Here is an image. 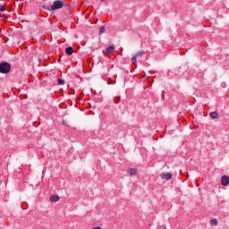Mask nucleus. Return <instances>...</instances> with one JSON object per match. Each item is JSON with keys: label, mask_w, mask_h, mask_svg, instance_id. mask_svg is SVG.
Masks as SVG:
<instances>
[{"label": "nucleus", "mask_w": 229, "mask_h": 229, "mask_svg": "<svg viewBox=\"0 0 229 229\" xmlns=\"http://www.w3.org/2000/svg\"><path fill=\"white\" fill-rule=\"evenodd\" d=\"M142 53H139V54H137L136 55H134L133 57H132V59H131V62H132V64L135 65V64H137V56H142Z\"/></svg>", "instance_id": "obj_9"}, {"label": "nucleus", "mask_w": 229, "mask_h": 229, "mask_svg": "<svg viewBox=\"0 0 229 229\" xmlns=\"http://www.w3.org/2000/svg\"><path fill=\"white\" fill-rule=\"evenodd\" d=\"M114 49H115V48H114L113 46L108 47L106 49L105 55H106V56H108V55H112V53H114Z\"/></svg>", "instance_id": "obj_4"}, {"label": "nucleus", "mask_w": 229, "mask_h": 229, "mask_svg": "<svg viewBox=\"0 0 229 229\" xmlns=\"http://www.w3.org/2000/svg\"><path fill=\"white\" fill-rule=\"evenodd\" d=\"M65 53H66V55H72V53H74V49L72 48V47H68L65 49Z\"/></svg>", "instance_id": "obj_7"}, {"label": "nucleus", "mask_w": 229, "mask_h": 229, "mask_svg": "<svg viewBox=\"0 0 229 229\" xmlns=\"http://www.w3.org/2000/svg\"><path fill=\"white\" fill-rule=\"evenodd\" d=\"M103 33H105V26L100 27V30H99V34L103 35Z\"/></svg>", "instance_id": "obj_12"}, {"label": "nucleus", "mask_w": 229, "mask_h": 229, "mask_svg": "<svg viewBox=\"0 0 229 229\" xmlns=\"http://www.w3.org/2000/svg\"><path fill=\"white\" fill-rule=\"evenodd\" d=\"M6 8L3 5H0V12H5Z\"/></svg>", "instance_id": "obj_14"}, {"label": "nucleus", "mask_w": 229, "mask_h": 229, "mask_svg": "<svg viewBox=\"0 0 229 229\" xmlns=\"http://www.w3.org/2000/svg\"><path fill=\"white\" fill-rule=\"evenodd\" d=\"M211 226H217V219L214 218L210 221Z\"/></svg>", "instance_id": "obj_11"}, {"label": "nucleus", "mask_w": 229, "mask_h": 229, "mask_svg": "<svg viewBox=\"0 0 229 229\" xmlns=\"http://www.w3.org/2000/svg\"><path fill=\"white\" fill-rule=\"evenodd\" d=\"M60 8H64V1L62 0L55 1L51 6V10H60Z\"/></svg>", "instance_id": "obj_1"}, {"label": "nucleus", "mask_w": 229, "mask_h": 229, "mask_svg": "<svg viewBox=\"0 0 229 229\" xmlns=\"http://www.w3.org/2000/svg\"><path fill=\"white\" fill-rule=\"evenodd\" d=\"M210 117H212V119H217V117H219V114L216 112H212L209 114Z\"/></svg>", "instance_id": "obj_10"}, {"label": "nucleus", "mask_w": 229, "mask_h": 229, "mask_svg": "<svg viewBox=\"0 0 229 229\" xmlns=\"http://www.w3.org/2000/svg\"><path fill=\"white\" fill-rule=\"evenodd\" d=\"M157 229H166V228H165V225H159V226H157Z\"/></svg>", "instance_id": "obj_15"}, {"label": "nucleus", "mask_w": 229, "mask_h": 229, "mask_svg": "<svg viewBox=\"0 0 229 229\" xmlns=\"http://www.w3.org/2000/svg\"><path fill=\"white\" fill-rule=\"evenodd\" d=\"M221 183L224 185V187H226L229 185V177L227 175H224L221 178Z\"/></svg>", "instance_id": "obj_3"}, {"label": "nucleus", "mask_w": 229, "mask_h": 229, "mask_svg": "<svg viewBox=\"0 0 229 229\" xmlns=\"http://www.w3.org/2000/svg\"><path fill=\"white\" fill-rule=\"evenodd\" d=\"M161 178H163V180H171V178H173V175L170 173H163L161 174Z\"/></svg>", "instance_id": "obj_5"}, {"label": "nucleus", "mask_w": 229, "mask_h": 229, "mask_svg": "<svg viewBox=\"0 0 229 229\" xmlns=\"http://www.w3.org/2000/svg\"><path fill=\"white\" fill-rule=\"evenodd\" d=\"M128 174L131 176H134V174H137V169L136 168H129L128 169Z\"/></svg>", "instance_id": "obj_8"}, {"label": "nucleus", "mask_w": 229, "mask_h": 229, "mask_svg": "<svg viewBox=\"0 0 229 229\" xmlns=\"http://www.w3.org/2000/svg\"><path fill=\"white\" fill-rule=\"evenodd\" d=\"M64 83H65V81H64V80L58 79V84H59V85H64Z\"/></svg>", "instance_id": "obj_13"}, {"label": "nucleus", "mask_w": 229, "mask_h": 229, "mask_svg": "<svg viewBox=\"0 0 229 229\" xmlns=\"http://www.w3.org/2000/svg\"><path fill=\"white\" fill-rule=\"evenodd\" d=\"M50 201H52V203H56V201H60V197H58L57 195L51 196Z\"/></svg>", "instance_id": "obj_6"}, {"label": "nucleus", "mask_w": 229, "mask_h": 229, "mask_svg": "<svg viewBox=\"0 0 229 229\" xmlns=\"http://www.w3.org/2000/svg\"><path fill=\"white\" fill-rule=\"evenodd\" d=\"M0 72L6 74L10 72V64L8 63H3L0 64Z\"/></svg>", "instance_id": "obj_2"}]
</instances>
